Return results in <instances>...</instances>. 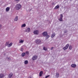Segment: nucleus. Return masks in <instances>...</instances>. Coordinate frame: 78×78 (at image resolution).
<instances>
[{"instance_id": "nucleus-1", "label": "nucleus", "mask_w": 78, "mask_h": 78, "mask_svg": "<svg viewBox=\"0 0 78 78\" xmlns=\"http://www.w3.org/2000/svg\"><path fill=\"white\" fill-rule=\"evenodd\" d=\"M21 5L20 4H17L15 6V9L17 10H19L21 8Z\"/></svg>"}, {"instance_id": "nucleus-2", "label": "nucleus", "mask_w": 78, "mask_h": 78, "mask_svg": "<svg viewBox=\"0 0 78 78\" xmlns=\"http://www.w3.org/2000/svg\"><path fill=\"white\" fill-rule=\"evenodd\" d=\"M69 44H67L66 46L63 48V49L64 50H67L68 48H69Z\"/></svg>"}, {"instance_id": "nucleus-3", "label": "nucleus", "mask_w": 78, "mask_h": 78, "mask_svg": "<svg viewBox=\"0 0 78 78\" xmlns=\"http://www.w3.org/2000/svg\"><path fill=\"white\" fill-rule=\"evenodd\" d=\"M35 42L36 44H40V43L41 42V41L39 39H37L36 40Z\"/></svg>"}, {"instance_id": "nucleus-4", "label": "nucleus", "mask_w": 78, "mask_h": 78, "mask_svg": "<svg viewBox=\"0 0 78 78\" xmlns=\"http://www.w3.org/2000/svg\"><path fill=\"white\" fill-rule=\"evenodd\" d=\"M37 58V55H34L33 57L32 58V60H33V61H34V60H36Z\"/></svg>"}, {"instance_id": "nucleus-5", "label": "nucleus", "mask_w": 78, "mask_h": 78, "mask_svg": "<svg viewBox=\"0 0 78 78\" xmlns=\"http://www.w3.org/2000/svg\"><path fill=\"white\" fill-rule=\"evenodd\" d=\"M33 33L34 34H37V35L39 34V31L38 30H34Z\"/></svg>"}, {"instance_id": "nucleus-6", "label": "nucleus", "mask_w": 78, "mask_h": 78, "mask_svg": "<svg viewBox=\"0 0 78 78\" xmlns=\"http://www.w3.org/2000/svg\"><path fill=\"white\" fill-rule=\"evenodd\" d=\"M30 31V28H28L27 29L25 30L24 32H27V33H29Z\"/></svg>"}, {"instance_id": "nucleus-7", "label": "nucleus", "mask_w": 78, "mask_h": 78, "mask_svg": "<svg viewBox=\"0 0 78 78\" xmlns=\"http://www.w3.org/2000/svg\"><path fill=\"white\" fill-rule=\"evenodd\" d=\"M42 35L44 36H46L47 35V32H44L42 33Z\"/></svg>"}, {"instance_id": "nucleus-8", "label": "nucleus", "mask_w": 78, "mask_h": 78, "mask_svg": "<svg viewBox=\"0 0 78 78\" xmlns=\"http://www.w3.org/2000/svg\"><path fill=\"white\" fill-rule=\"evenodd\" d=\"M71 66L72 67H73V68H75V67H76V65L75 64H72L71 65Z\"/></svg>"}, {"instance_id": "nucleus-9", "label": "nucleus", "mask_w": 78, "mask_h": 78, "mask_svg": "<svg viewBox=\"0 0 78 78\" xmlns=\"http://www.w3.org/2000/svg\"><path fill=\"white\" fill-rule=\"evenodd\" d=\"M13 74H12V73H10L9 75V78H11L12 77V76Z\"/></svg>"}, {"instance_id": "nucleus-10", "label": "nucleus", "mask_w": 78, "mask_h": 78, "mask_svg": "<svg viewBox=\"0 0 78 78\" xmlns=\"http://www.w3.org/2000/svg\"><path fill=\"white\" fill-rule=\"evenodd\" d=\"M10 9V8H9V7H7L6 8L5 11L6 12H8L9 11V10Z\"/></svg>"}, {"instance_id": "nucleus-11", "label": "nucleus", "mask_w": 78, "mask_h": 78, "mask_svg": "<svg viewBox=\"0 0 78 78\" xmlns=\"http://www.w3.org/2000/svg\"><path fill=\"white\" fill-rule=\"evenodd\" d=\"M42 74H43V71H41L39 73L40 76H41L42 75Z\"/></svg>"}, {"instance_id": "nucleus-12", "label": "nucleus", "mask_w": 78, "mask_h": 78, "mask_svg": "<svg viewBox=\"0 0 78 78\" xmlns=\"http://www.w3.org/2000/svg\"><path fill=\"white\" fill-rule=\"evenodd\" d=\"M55 33H54L52 34V35H51V37H52V38L54 37L55 36Z\"/></svg>"}, {"instance_id": "nucleus-13", "label": "nucleus", "mask_w": 78, "mask_h": 78, "mask_svg": "<svg viewBox=\"0 0 78 78\" xmlns=\"http://www.w3.org/2000/svg\"><path fill=\"white\" fill-rule=\"evenodd\" d=\"M23 42H24V40H22V39H20V41L19 42V43H23Z\"/></svg>"}, {"instance_id": "nucleus-14", "label": "nucleus", "mask_w": 78, "mask_h": 78, "mask_svg": "<svg viewBox=\"0 0 78 78\" xmlns=\"http://www.w3.org/2000/svg\"><path fill=\"white\" fill-rule=\"evenodd\" d=\"M25 27H26V24H23L21 25V28Z\"/></svg>"}, {"instance_id": "nucleus-15", "label": "nucleus", "mask_w": 78, "mask_h": 78, "mask_svg": "<svg viewBox=\"0 0 78 78\" xmlns=\"http://www.w3.org/2000/svg\"><path fill=\"white\" fill-rule=\"evenodd\" d=\"M4 76V74H0V78H3Z\"/></svg>"}, {"instance_id": "nucleus-16", "label": "nucleus", "mask_w": 78, "mask_h": 78, "mask_svg": "<svg viewBox=\"0 0 78 78\" xmlns=\"http://www.w3.org/2000/svg\"><path fill=\"white\" fill-rule=\"evenodd\" d=\"M50 37V36L49 35H47L46 36V39H48V38Z\"/></svg>"}, {"instance_id": "nucleus-17", "label": "nucleus", "mask_w": 78, "mask_h": 78, "mask_svg": "<svg viewBox=\"0 0 78 78\" xmlns=\"http://www.w3.org/2000/svg\"><path fill=\"white\" fill-rule=\"evenodd\" d=\"M18 20V17L17 16H16L14 20L15 21H17V20Z\"/></svg>"}, {"instance_id": "nucleus-18", "label": "nucleus", "mask_w": 78, "mask_h": 78, "mask_svg": "<svg viewBox=\"0 0 78 78\" xmlns=\"http://www.w3.org/2000/svg\"><path fill=\"white\" fill-rule=\"evenodd\" d=\"M25 55V53L24 52L22 54L21 56L22 57H23Z\"/></svg>"}, {"instance_id": "nucleus-19", "label": "nucleus", "mask_w": 78, "mask_h": 78, "mask_svg": "<svg viewBox=\"0 0 78 78\" xmlns=\"http://www.w3.org/2000/svg\"><path fill=\"white\" fill-rule=\"evenodd\" d=\"M58 20L60 22H62V18L60 17L59 19H58Z\"/></svg>"}, {"instance_id": "nucleus-20", "label": "nucleus", "mask_w": 78, "mask_h": 78, "mask_svg": "<svg viewBox=\"0 0 78 78\" xmlns=\"http://www.w3.org/2000/svg\"><path fill=\"white\" fill-rule=\"evenodd\" d=\"M28 63V61L27 60H25L24 61V64H27Z\"/></svg>"}, {"instance_id": "nucleus-21", "label": "nucleus", "mask_w": 78, "mask_h": 78, "mask_svg": "<svg viewBox=\"0 0 78 78\" xmlns=\"http://www.w3.org/2000/svg\"><path fill=\"white\" fill-rule=\"evenodd\" d=\"M59 73H56V77H59Z\"/></svg>"}, {"instance_id": "nucleus-22", "label": "nucleus", "mask_w": 78, "mask_h": 78, "mask_svg": "<svg viewBox=\"0 0 78 78\" xmlns=\"http://www.w3.org/2000/svg\"><path fill=\"white\" fill-rule=\"evenodd\" d=\"M12 45V43H11L10 44H9V45H8V47H11V45Z\"/></svg>"}, {"instance_id": "nucleus-23", "label": "nucleus", "mask_w": 78, "mask_h": 78, "mask_svg": "<svg viewBox=\"0 0 78 78\" xmlns=\"http://www.w3.org/2000/svg\"><path fill=\"white\" fill-rule=\"evenodd\" d=\"M9 45V42H6L5 44V46H8Z\"/></svg>"}, {"instance_id": "nucleus-24", "label": "nucleus", "mask_w": 78, "mask_h": 78, "mask_svg": "<svg viewBox=\"0 0 78 78\" xmlns=\"http://www.w3.org/2000/svg\"><path fill=\"white\" fill-rule=\"evenodd\" d=\"M59 8V5H58L56 6L55 8V9H58Z\"/></svg>"}, {"instance_id": "nucleus-25", "label": "nucleus", "mask_w": 78, "mask_h": 78, "mask_svg": "<svg viewBox=\"0 0 78 78\" xmlns=\"http://www.w3.org/2000/svg\"><path fill=\"white\" fill-rule=\"evenodd\" d=\"M43 49L44 50H45V51H47V48L45 47H44Z\"/></svg>"}, {"instance_id": "nucleus-26", "label": "nucleus", "mask_w": 78, "mask_h": 78, "mask_svg": "<svg viewBox=\"0 0 78 78\" xmlns=\"http://www.w3.org/2000/svg\"><path fill=\"white\" fill-rule=\"evenodd\" d=\"M69 50H72V46L71 45H70L69 47Z\"/></svg>"}, {"instance_id": "nucleus-27", "label": "nucleus", "mask_w": 78, "mask_h": 78, "mask_svg": "<svg viewBox=\"0 0 78 78\" xmlns=\"http://www.w3.org/2000/svg\"><path fill=\"white\" fill-rule=\"evenodd\" d=\"M25 53L26 54H27V55H29V52L27 51L25 52Z\"/></svg>"}, {"instance_id": "nucleus-28", "label": "nucleus", "mask_w": 78, "mask_h": 78, "mask_svg": "<svg viewBox=\"0 0 78 78\" xmlns=\"http://www.w3.org/2000/svg\"><path fill=\"white\" fill-rule=\"evenodd\" d=\"M7 59L8 60V61H10V60H11V58H10L7 57Z\"/></svg>"}, {"instance_id": "nucleus-29", "label": "nucleus", "mask_w": 78, "mask_h": 78, "mask_svg": "<svg viewBox=\"0 0 78 78\" xmlns=\"http://www.w3.org/2000/svg\"><path fill=\"white\" fill-rule=\"evenodd\" d=\"M62 17H63V16H62V15L61 14L60 17H61V18H62Z\"/></svg>"}, {"instance_id": "nucleus-30", "label": "nucleus", "mask_w": 78, "mask_h": 78, "mask_svg": "<svg viewBox=\"0 0 78 78\" xmlns=\"http://www.w3.org/2000/svg\"><path fill=\"white\" fill-rule=\"evenodd\" d=\"M49 76H50V75H49L48 76H46L45 78H48V77H49Z\"/></svg>"}, {"instance_id": "nucleus-31", "label": "nucleus", "mask_w": 78, "mask_h": 78, "mask_svg": "<svg viewBox=\"0 0 78 78\" xmlns=\"http://www.w3.org/2000/svg\"><path fill=\"white\" fill-rule=\"evenodd\" d=\"M2 25L1 24H0V30L2 28Z\"/></svg>"}, {"instance_id": "nucleus-32", "label": "nucleus", "mask_w": 78, "mask_h": 78, "mask_svg": "<svg viewBox=\"0 0 78 78\" xmlns=\"http://www.w3.org/2000/svg\"><path fill=\"white\" fill-rule=\"evenodd\" d=\"M23 48H21V51H23Z\"/></svg>"}, {"instance_id": "nucleus-33", "label": "nucleus", "mask_w": 78, "mask_h": 78, "mask_svg": "<svg viewBox=\"0 0 78 78\" xmlns=\"http://www.w3.org/2000/svg\"><path fill=\"white\" fill-rule=\"evenodd\" d=\"M53 48H54V47H52L51 48V50H53Z\"/></svg>"}, {"instance_id": "nucleus-34", "label": "nucleus", "mask_w": 78, "mask_h": 78, "mask_svg": "<svg viewBox=\"0 0 78 78\" xmlns=\"http://www.w3.org/2000/svg\"><path fill=\"white\" fill-rule=\"evenodd\" d=\"M64 33H67V30H64Z\"/></svg>"}, {"instance_id": "nucleus-35", "label": "nucleus", "mask_w": 78, "mask_h": 78, "mask_svg": "<svg viewBox=\"0 0 78 78\" xmlns=\"http://www.w3.org/2000/svg\"><path fill=\"white\" fill-rule=\"evenodd\" d=\"M15 1H16V2H18V1H19L20 0H15Z\"/></svg>"}, {"instance_id": "nucleus-36", "label": "nucleus", "mask_w": 78, "mask_h": 78, "mask_svg": "<svg viewBox=\"0 0 78 78\" xmlns=\"http://www.w3.org/2000/svg\"><path fill=\"white\" fill-rule=\"evenodd\" d=\"M29 78H32V77L31 76H30L29 77Z\"/></svg>"}]
</instances>
